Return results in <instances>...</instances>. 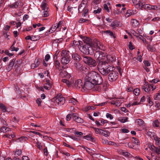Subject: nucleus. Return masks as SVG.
Wrapping results in <instances>:
<instances>
[{
    "mask_svg": "<svg viewBox=\"0 0 160 160\" xmlns=\"http://www.w3.org/2000/svg\"><path fill=\"white\" fill-rule=\"evenodd\" d=\"M108 145H113L115 146H119V143L115 142L112 141H108Z\"/></svg>",
    "mask_w": 160,
    "mask_h": 160,
    "instance_id": "obj_34",
    "label": "nucleus"
},
{
    "mask_svg": "<svg viewBox=\"0 0 160 160\" xmlns=\"http://www.w3.org/2000/svg\"><path fill=\"white\" fill-rule=\"evenodd\" d=\"M61 56L62 58H70L69 52L66 50H62V51Z\"/></svg>",
    "mask_w": 160,
    "mask_h": 160,
    "instance_id": "obj_23",
    "label": "nucleus"
},
{
    "mask_svg": "<svg viewBox=\"0 0 160 160\" xmlns=\"http://www.w3.org/2000/svg\"><path fill=\"white\" fill-rule=\"evenodd\" d=\"M77 102V101L75 99H74L73 100V99H70L69 100V103H73L74 105H75L76 104V102Z\"/></svg>",
    "mask_w": 160,
    "mask_h": 160,
    "instance_id": "obj_61",
    "label": "nucleus"
},
{
    "mask_svg": "<svg viewBox=\"0 0 160 160\" xmlns=\"http://www.w3.org/2000/svg\"><path fill=\"white\" fill-rule=\"evenodd\" d=\"M138 4V7L141 9L143 8L144 9L147 10H152V5L150 4H145V2L143 1H140L139 4Z\"/></svg>",
    "mask_w": 160,
    "mask_h": 160,
    "instance_id": "obj_9",
    "label": "nucleus"
},
{
    "mask_svg": "<svg viewBox=\"0 0 160 160\" xmlns=\"http://www.w3.org/2000/svg\"><path fill=\"white\" fill-rule=\"evenodd\" d=\"M147 49L150 52H154L156 50V49L154 47H152L150 44L147 46Z\"/></svg>",
    "mask_w": 160,
    "mask_h": 160,
    "instance_id": "obj_37",
    "label": "nucleus"
},
{
    "mask_svg": "<svg viewBox=\"0 0 160 160\" xmlns=\"http://www.w3.org/2000/svg\"><path fill=\"white\" fill-rule=\"evenodd\" d=\"M70 61V58H62L61 63L63 65H66L69 63Z\"/></svg>",
    "mask_w": 160,
    "mask_h": 160,
    "instance_id": "obj_25",
    "label": "nucleus"
},
{
    "mask_svg": "<svg viewBox=\"0 0 160 160\" xmlns=\"http://www.w3.org/2000/svg\"><path fill=\"white\" fill-rule=\"evenodd\" d=\"M131 32L136 37L138 36V33L133 30H132L131 31Z\"/></svg>",
    "mask_w": 160,
    "mask_h": 160,
    "instance_id": "obj_64",
    "label": "nucleus"
},
{
    "mask_svg": "<svg viewBox=\"0 0 160 160\" xmlns=\"http://www.w3.org/2000/svg\"><path fill=\"white\" fill-rule=\"evenodd\" d=\"M98 68L100 73L103 76H106L111 70H112V68L107 62L101 61L98 63Z\"/></svg>",
    "mask_w": 160,
    "mask_h": 160,
    "instance_id": "obj_2",
    "label": "nucleus"
},
{
    "mask_svg": "<svg viewBox=\"0 0 160 160\" xmlns=\"http://www.w3.org/2000/svg\"><path fill=\"white\" fill-rule=\"evenodd\" d=\"M105 58V54L102 52V53H101L99 59H98V63L100 61L102 62H106V61H103V59H104Z\"/></svg>",
    "mask_w": 160,
    "mask_h": 160,
    "instance_id": "obj_30",
    "label": "nucleus"
},
{
    "mask_svg": "<svg viewBox=\"0 0 160 160\" xmlns=\"http://www.w3.org/2000/svg\"><path fill=\"white\" fill-rule=\"evenodd\" d=\"M96 131L98 133H102L103 136L106 137L109 136L110 134V133L108 132L98 128L96 129Z\"/></svg>",
    "mask_w": 160,
    "mask_h": 160,
    "instance_id": "obj_17",
    "label": "nucleus"
},
{
    "mask_svg": "<svg viewBox=\"0 0 160 160\" xmlns=\"http://www.w3.org/2000/svg\"><path fill=\"white\" fill-rule=\"evenodd\" d=\"M108 58L111 62H114L116 60L115 57L113 56H108Z\"/></svg>",
    "mask_w": 160,
    "mask_h": 160,
    "instance_id": "obj_44",
    "label": "nucleus"
},
{
    "mask_svg": "<svg viewBox=\"0 0 160 160\" xmlns=\"http://www.w3.org/2000/svg\"><path fill=\"white\" fill-rule=\"evenodd\" d=\"M85 80H88L95 84H101L103 82V79L100 75L93 71L88 72L86 75Z\"/></svg>",
    "mask_w": 160,
    "mask_h": 160,
    "instance_id": "obj_1",
    "label": "nucleus"
},
{
    "mask_svg": "<svg viewBox=\"0 0 160 160\" xmlns=\"http://www.w3.org/2000/svg\"><path fill=\"white\" fill-rule=\"evenodd\" d=\"M100 84H95L94 85V87L93 88V90H95L97 91H99L100 90L101 87L100 86Z\"/></svg>",
    "mask_w": 160,
    "mask_h": 160,
    "instance_id": "obj_43",
    "label": "nucleus"
},
{
    "mask_svg": "<svg viewBox=\"0 0 160 160\" xmlns=\"http://www.w3.org/2000/svg\"><path fill=\"white\" fill-rule=\"evenodd\" d=\"M56 30L58 31V28H57V26L56 24H55L52 25L50 28V29L49 30V32H50L51 33H52Z\"/></svg>",
    "mask_w": 160,
    "mask_h": 160,
    "instance_id": "obj_29",
    "label": "nucleus"
},
{
    "mask_svg": "<svg viewBox=\"0 0 160 160\" xmlns=\"http://www.w3.org/2000/svg\"><path fill=\"white\" fill-rule=\"evenodd\" d=\"M41 7L42 10H44V12H48V7L46 3L43 2L42 4Z\"/></svg>",
    "mask_w": 160,
    "mask_h": 160,
    "instance_id": "obj_28",
    "label": "nucleus"
},
{
    "mask_svg": "<svg viewBox=\"0 0 160 160\" xmlns=\"http://www.w3.org/2000/svg\"><path fill=\"white\" fill-rule=\"evenodd\" d=\"M84 84V87L82 88V91L85 92H87L90 90L93 89L94 87L95 83L88 80H85Z\"/></svg>",
    "mask_w": 160,
    "mask_h": 160,
    "instance_id": "obj_4",
    "label": "nucleus"
},
{
    "mask_svg": "<svg viewBox=\"0 0 160 160\" xmlns=\"http://www.w3.org/2000/svg\"><path fill=\"white\" fill-rule=\"evenodd\" d=\"M84 138L87 139V140H93V138L90 134L87 135L83 137Z\"/></svg>",
    "mask_w": 160,
    "mask_h": 160,
    "instance_id": "obj_47",
    "label": "nucleus"
},
{
    "mask_svg": "<svg viewBox=\"0 0 160 160\" xmlns=\"http://www.w3.org/2000/svg\"><path fill=\"white\" fill-rule=\"evenodd\" d=\"M54 60V63H55V66L57 69L58 68L60 65V62H59L58 61V60L56 58H55V60Z\"/></svg>",
    "mask_w": 160,
    "mask_h": 160,
    "instance_id": "obj_48",
    "label": "nucleus"
},
{
    "mask_svg": "<svg viewBox=\"0 0 160 160\" xmlns=\"http://www.w3.org/2000/svg\"><path fill=\"white\" fill-rule=\"evenodd\" d=\"M46 83L44 84L43 88L46 90H49L52 85V82L48 79L46 80Z\"/></svg>",
    "mask_w": 160,
    "mask_h": 160,
    "instance_id": "obj_14",
    "label": "nucleus"
},
{
    "mask_svg": "<svg viewBox=\"0 0 160 160\" xmlns=\"http://www.w3.org/2000/svg\"><path fill=\"white\" fill-rule=\"evenodd\" d=\"M155 88H154L151 84H144L142 87V89H144L146 92H149L151 91V89H152V90H153L155 89Z\"/></svg>",
    "mask_w": 160,
    "mask_h": 160,
    "instance_id": "obj_11",
    "label": "nucleus"
},
{
    "mask_svg": "<svg viewBox=\"0 0 160 160\" xmlns=\"http://www.w3.org/2000/svg\"><path fill=\"white\" fill-rule=\"evenodd\" d=\"M128 117H120L118 119V120L122 123H124L128 121Z\"/></svg>",
    "mask_w": 160,
    "mask_h": 160,
    "instance_id": "obj_32",
    "label": "nucleus"
},
{
    "mask_svg": "<svg viewBox=\"0 0 160 160\" xmlns=\"http://www.w3.org/2000/svg\"><path fill=\"white\" fill-rule=\"evenodd\" d=\"M152 10H160V5H152Z\"/></svg>",
    "mask_w": 160,
    "mask_h": 160,
    "instance_id": "obj_40",
    "label": "nucleus"
},
{
    "mask_svg": "<svg viewBox=\"0 0 160 160\" xmlns=\"http://www.w3.org/2000/svg\"><path fill=\"white\" fill-rule=\"evenodd\" d=\"M88 46H90V45L88 44H85L83 45L81 48L79 49L80 51L85 54H87L89 53V50L88 48Z\"/></svg>",
    "mask_w": 160,
    "mask_h": 160,
    "instance_id": "obj_12",
    "label": "nucleus"
},
{
    "mask_svg": "<svg viewBox=\"0 0 160 160\" xmlns=\"http://www.w3.org/2000/svg\"><path fill=\"white\" fill-rule=\"evenodd\" d=\"M42 100L40 98H38L36 100V102L38 106H41Z\"/></svg>",
    "mask_w": 160,
    "mask_h": 160,
    "instance_id": "obj_55",
    "label": "nucleus"
},
{
    "mask_svg": "<svg viewBox=\"0 0 160 160\" xmlns=\"http://www.w3.org/2000/svg\"><path fill=\"white\" fill-rule=\"evenodd\" d=\"M123 101L122 100L115 99V102L116 103V106L117 107L120 106L121 104L123 102Z\"/></svg>",
    "mask_w": 160,
    "mask_h": 160,
    "instance_id": "obj_31",
    "label": "nucleus"
},
{
    "mask_svg": "<svg viewBox=\"0 0 160 160\" xmlns=\"http://www.w3.org/2000/svg\"><path fill=\"white\" fill-rule=\"evenodd\" d=\"M73 59L77 62H78L81 59V57L77 53L73 54L72 55Z\"/></svg>",
    "mask_w": 160,
    "mask_h": 160,
    "instance_id": "obj_27",
    "label": "nucleus"
},
{
    "mask_svg": "<svg viewBox=\"0 0 160 160\" xmlns=\"http://www.w3.org/2000/svg\"><path fill=\"white\" fill-rule=\"evenodd\" d=\"M91 108V106H87L85 107L84 108H83L82 109V110L83 111H85V112H87L90 110Z\"/></svg>",
    "mask_w": 160,
    "mask_h": 160,
    "instance_id": "obj_54",
    "label": "nucleus"
},
{
    "mask_svg": "<svg viewBox=\"0 0 160 160\" xmlns=\"http://www.w3.org/2000/svg\"><path fill=\"white\" fill-rule=\"evenodd\" d=\"M122 12L121 10L120 9H115L114 11V13L115 14H119Z\"/></svg>",
    "mask_w": 160,
    "mask_h": 160,
    "instance_id": "obj_59",
    "label": "nucleus"
},
{
    "mask_svg": "<svg viewBox=\"0 0 160 160\" xmlns=\"http://www.w3.org/2000/svg\"><path fill=\"white\" fill-rule=\"evenodd\" d=\"M75 87L77 89H81L82 91V88L84 87V84L82 80L80 79H78L75 81Z\"/></svg>",
    "mask_w": 160,
    "mask_h": 160,
    "instance_id": "obj_10",
    "label": "nucleus"
},
{
    "mask_svg": "<svg viewBox=\"0 0 160 160\" xmlns=\"http://www.w3.org/2000/svg\"><path fill=\"white\" fill-rule=\"evenodd\" d=\"M88 8L85 5V4H80L78 7V11L79 13L83 12L82 15L84 17L87 16L88 13Z\"/></svg>",
    "mask_w": 160,
    "mask_h": 160,
    "instance_id": "obj_7",
    "label": "nucleus"
},
{
    "mask_svg": "<svg viewBox=\"0 0 160 160\" xmlns=\"http://www.w3.org/2000/svg\"><path fill=\"white\" fill-rule=\"evenodd\" d=\"M19 5V1H17L14 3H11L8 5V7L11 8H18Z\"/></svg>",
    "mask_w": 160,
    "mask_h": 160,
    "instance_id": "obj_22",
    "label": "nucleus"
},
{
    "mask_svg": "<svg viewBox=\"0 0 160 160\" xmlns=\"http://www.w3.org/2000/svg\"><path fill=\"white\" fill-rule=\"evenodd\" d=\"M59 75L62 78L65 77L67 78H69L71 77V74L65 70L61 71L59 73Z\"/></svg>",
    "mask_w": 160,
    "mask_h": 160,
    "instance_id": "obj_13",
    "label": "nucleus"
},
{
    "mask_svg": "<svg viewBox=\"0 0 160 160\" xmlns=\"http://www.w3.org/2000/svg\"><path fill=\"white\" fill-rule=\"evenodd\" d=\"M40 62V59L39 58L35 59L34 62L31 65V68L32 69H34L35 68L38 66Z\"/></svg>",
    "mask_w": 160,
    "mask_h": 160,
    "instance_id": "obj_21",
    "label": "nucleus"
},
{
    "mask_svg": "<svg viewBox=\"0 0 160 160\" xmlns=\"http://www.w3.org/2000/svg\"><path fill=\"white\" fill-rule=\"evenodd\" d=\"M118 153L122 155L126 158H129L131 155V154L128 152L123 150H120L118 151Z\"/></svg>",
    "mask_w": 160,
    "mask_h": 160,
    "instance_id": "obj_20",
    "label": "nucleus"
},
{
    "mask_svg": "<svg viewBox=\"0 0 160 160\" xmlns=\"http://www.w3.org/2000/svg\"><path fill=\"white\" fill-rule=\"evenodd\" d=\"M101 53H102V52L98 51H98L96 52L94 54V56L95 57L97 58L98 61V59H99L100 57Z\"/></svg>",
    "mask_w": 160,
    "mask_h": 160,
    "instance_id": "obj_39",
    "label": "nucleus"
},
{
    "mask_svg": "<svg viewBox=\"0 0 160 160\" xmlns=\"http://www.w3.org/2000/svg\"><path fill=\"white\" fill-rule=\"evenodd\" d=\"M7 127L5 126L2 127L0 128V131L3 133L6 132Z\"/></svg>",
    "mask_w": 160,
    "mask_h": 160,
    "instance_id": "obj_63",
    "label": "nucleus"
},
{
    "mask_svg": "<svg viewBox=\"0 0 160 160\" xmlns=\"http://www.w3.org/2000/svg\"><path fill=\"white\" fill-rule=\"evenodd\" d=\"M0 108L4 112H5L7 111V108L2 103L0 102Z\"/></svg>",
    "mask_w": 160,
    "mask_h": 160,
    "instance_id": "obj_42",
    "label": "nucleus"
},
{
    "mask_svg": "<svg viewBox=\"0 0 160 160\" xmlns=\"http://www.w3.org/2000/svg\"><path fill=\"white\" fill-rule=\"evenodd\" d=\"M119 26L118 22L117 21H114L111 24V26L115 28V27H117Z\"/></svg>",
    "mask_w": 160,
    "mask_h": 160,
    "instance_id": "obj_45",
    "label": "nucleus"
},
{
    "mask_svg": "<svg viewBox=\"0 0 160 160\" xmlns=\"http://www.w3.org/2000/svg\"><path fill=\"white\" fill-rule=\"evenodd\" d=\"M72 117L73 120L78 123H82L83 122V120L80 117L76 115L75 114L72 113Z\"/></svg>",
    "mask_w": 160,
    "mask_h": 160,
    "instance_id": "obj_15",
    "label": "nucleus"
},
{
    "mask_svg": "<svg viewBox=\"0 0 160 160\" xmlns=\"http://www.w3.org/2000/svg\"><path fill=\"white\" fill-rule=\"evenodd\" d=\"M53 100L56 105H57L60 106L63 105L65 101V98L60 95H57L56 97L53 98Z\"/></svg>",
    "mask_w": 160,
    "mask_h": 160,
    "instance_id": "obj_6",
    "label": "nucleus"
},
{
    "mask_svg": "<svg viewBox=\"0 0 160 160\" xmlns=\"http://www.w3.org/2000/svg\"><path fill=\"white\" fill-rule=\"evenodd\" d=\"M93 45L94 48L96 50H104V48L102 44L97 39H95L93 40Z\"/></svg>",
    "mask_w": 160,
    "mask_h": 160,
    "instance_id": "obj_8",
    "label": "nucleus"
},
{
    "mask_svg": "<svg viewBox=\"0 0 160 160\" xmlns=\"http://www.w3.org/2000/svg\"><path fill=\"white\" fill-rule=\"evenodd\" d=\"M84 62L90 67H94L97 65L96 61L91 57L84 55L82 56Z\"/></svg>",
    "mask_w": 160,
    "mask_h": 160,
    "instance_id": "obj_3",
    "label": "nucleus"
},
{
    "mask_svg": "<svg viewBox=\"0 0 160 160\" xmlns=\"http://www.w3.org/2000/svg\"><path fill=\"white\" fill-rule=\"evenodd\" d=\"M136 122L140 126H143L144 124V122L140 119H137L136 120Z\"/></svg>",
    "mask_w": 160,
    "mask_h": 160,
    "instance_id": "obj_33",
    "label": "nucleus"
},
{
    "mask_svg": "<svg viewBox=\"0 0 160 160\" xmlns=\"http://www.w3.org/2000/svg\"><path fill=\"white\" fill-rule=\"evenodd\" d=\"M106 32L107 34L110 35V36L113 37L114 38H115V37L113 35V33L112 32H111L110 31L107 30Z\"/></svg>",
    "mask_w": 160,
    "mask_h": 160,
    "instance_id": "obj_53",
    "label": "nucleus"
},
{
    "mask_svg": "<svg viewBox=\"0 0 160 160\" xmlns=\"http://www.w3.org/2000/svg\"><path fill=\"white\" fill-rule=\"evenodd\" d=\"M118 75L117 71L115 70L114 67H112V70L111 71L108 76L109 80L111 82L115 81L118 78Z\"/></svg>",
    "mask_w": 160,
    "mask_h": 160,
    "instance_id": "obj_5",
    "label": "nucleus"
},
{
    "mask_svg": "<svg viewBox=\"0 0 160 160\" xmlns=\"http://www.w3.org/2000/svg\"><path fill=\"white\" fill-rule=\"evenodd\" d=\"M153 126L156 127H158L159 126V122L158 120H156L152 123Z\"/></svg>",
    "mask_w": 160,
    "mask_h": 160,
    "instance_id": "obj_51",
    "label": "nucleus"
},
{
    "mask_svg": "<svg viewBox=\"0 0 160 160\" xmlns=\"http://www.w3.org/2000/svg\"><path fill=\"white\" fill-rule=\"evenodd\" d=\"M35 143L36 144V146L39 150H41L42 148V145H41V143L38 141L37 142L35 141Z\"/></svg>",
    "mask_w": 160,
    "mask_h": 160,
    "instance_id": "obj_41",
    "label": "nucleus"
},
{
    "mask_svg": "<svg viewBox=\"0 0 160 160\" xmlns=\"http://www.w3.org/2000/svg\"><path fill=\"white\" fill-rule=\"evenodd\" d=\"M143 63H144V64L145 65V66H143L148 67L150 65V63L147 60L144 61Z\"/></svg>",
    "mask_w": 160,
    "mask_h": 160,
    "instance_id": "obj_62",
    "label": "nucleus"
},
{
    "mask_svg": "<svg viewBox=\"0 0 160 160\" xmlns=\"http://www.w3.org/2000/svg\"><path fill=\"white\" fill-rule=\"evenodd\" d=\"M131 22L132 26L134 28L138 27L139 25V22L138 21L135 19H132Z\"/></svg>",
    "mask_w": 160,
    "mask_h": 160,
    "instance_id": "obj_26",
    "label": "nucleus"
},
{
    "mask_svg": "<svg viewBox=\"0 0 160 160\" xmlns=\"http://www.w3.org/2000/svg\"><path fill=\"white\" fill-rule=\"evenodd\" d=\"M81 38L82 39L84 43L88 45H90L92 42V40L88 37L81 36Z\"/></svg>",
    "mask_w": 160,
    "mask_h": 160,
    "instance_id": "obj_16",
    "label": "nucleus"
},
{
    "mask_svg": "<svg viewBox=\"0 0 160 160\" xmlns=\"http://www.w3.org/2000/svg\"><path fill=\"white\" fill-rule=\"evenodd\" d=\"M102 10V9L100 8H98L97 10H94L93 11V13L94 14H96L100 13Z\"/></svg>",
    "mask_w": 160,
    "mask_h": 160,
    "instance_id": "obj_56",
    "label": "nucleus"
},
{
    "mask_svg": "<svg viewBox=\"0 0 160 160\" xmlns=\"http://www.w3.org/2000/svg\"><path fill=\"white\" fill-rule=\"evenodd\" d=\"M14 14L16 17L20 16L22 15V12L21 10H17Z\"/></svg>",
    "mask_w": 160,
    "mask_h": 160,
    "instance_id": "obj_38",
    "label": "nucleus"
},
{
    "mask_svg": "<svg viewBox=\"0 0 160 160\" xmlns=\"http://www.w3.org/2000/svg\"><path fill=\"white\" fill-rule=\"evenodd\" d=\"M133 93L136 96H138L140 93V91L139 88H137L133 90Z\"/></svg>",
    "mask_w": 160,
    "mask_h": 160,
    "instance_id": "obj_46",
    "label": "nucleus"
},
{
    "mask_svg": "<svg viewBox=\"0 0 160 160\" xmlns=\"http://www.w3.org/2000/svg\"><path fill=\"white\" fill-rule=\"evenodd\" d=\"M76 9L75 7H70V6H68L67 8L68 10L72 12L74 11V10Z\"/></svg>",
    "mask_w": 160,
    "mask_h": 160,
    "instance_id": "obj_58",
    "label": "nucleus"
},
{
    "mask_svg": "<svg viewBox=\"0 0 160 160\" xmlns=\"http://www.w3.org/2000/svg\"><path fill=\"white\" fill-rule=\"evenodd\" d=\"M133 14V11L132 10H127L125 15L126 17H128L132 15Z\"/></svg>",
    "mask_w": 160,
    "mask_h": 160,
    "instance_id": "obj_36",
    "label": "nucleus"
},
{
    "mask_svg": "<svg viewBox=\"0 0 160 160\" xmlns=\"http://www.w3.org/2000/svg\"><path fill=\"white\" fill-rule=\"evenodd\" d=\"M154 99L156 100H158L160 99V92L156 93L154 96Z\"/></svg>",
    "mask_w": 160,
    "mask_h": 160,
    "instance_id": "obj_52",
    "label": "nucleus"
},
{
    "mask_svg": "<svg viewBox=\"0 0 160 160\" xmlns=\"http://www.w3.org/2000/svg\"><path fill=\"white\" fill-rule=\"evenodd\" d=\"M63 23L62 21H59L58 23H56L57 26V28H58V31H60L61 28H60L61 26V25Z\"/></svg>",
    "mask_w": 160,
    "mask_h": 160,
    "instance_id": "obj_49",
    "label": "nucleus"
},
{
    "mask_svg": "<svg viewBox=\"0 0 160 160\" xmlns=\"http://www.w3.org/2000/svg\"><path fill=\"white\" fill-rule=\"evenodd\" d=\"M147 134L148 136H149L151 139L154 140H159V138L158 139V137L156 135L154 132H148L147 133Z\"/></svg>",
    "mask_w": 160,
    "mask_h": 160,
    "instance_id": "obj_18",
    "label": "nucleus"
},
{
    "mask_svg": "<svg viewBox=\"0 0 160 160\" xmlns=\"http://www.w3.org/2000/svg\"><path fill=\"white\" fill-rule=\"evenodd\" d=\"M72 113L71 114H68L66 116V120L68 121H69L72 118Z\"/></svg>",
    "mask_w": 160,
    "mask_h": 160,
    "instance_id": "obj_60",
    "label": "nucleus"
},
{
    "mask_svg": "<svg viewBox=\"0 0 160 160\" xmlns=\"http://www.w3.org/2000/svg\"><path fill=\"white\" fill-rule=\"evenodd\" d=\"M150 148L151 150L153 152H155L157 154H160V148H156L153 145H151L150 147Z\"/></svg>",
    "mask_w": 160,
    "mask_h": 160,
    "instance_id": "obj_24",
    "label": "nucleus"
},
{
    "mask_svg": "<svg viewBox=\"0 0 160 160\" xmlns=\"http://www.w3.org/2000/svg\"><path fill=\"white\" fill-rule=\"evenodd\" d=\"M22 152L21 150H17L14 152V154L16 156H19L21 154Z\"/></svg>",
    "mask_w": 160,
    "mask_h": 160,
    "instance_id": "obj_57",
    "label": "nucleus"
},
{
    "mask_svg": "<svg viewBox=\"0 0 160 160\" xmlns=\"http://www.w3.org/2000/svg\"><path fill=\"white\" fill-rule=\"evenodd\" d=\"M109 8L110 9V7L109 8L108 7L107 4H104L103 5V8L107 12H110V10Z\"/></svg>",
    "mask_w": 160,
    "mask_h": 160,
    "instance_id": "obj_50",
    "label": "nucleus"
},
{
    "mask_svg": "<svg viewBox=\"0 0 160 160\" xmlns=\"http://www.w3.org/2000/svg\"><path fill=\"white\" fill-rule=\"evenodd\" d=\"M62 82L65 83L68 87H69L72 83L71 82L69 81L66 79H62Z\"/></svg>",
    "mask_w": 160,
    "mask_h": 160,
    "instance_id": "obj_35",
    "label": "nucleus"
},
{
    "mask_svg": "<svg viewBox=\"0 0 160 160\" xmlns=\"http://www.w3.org/2000/svg\"><path fill=\"white\" fill-rule=\"evenodd\" d=\"M15 60V59H13L9 62L8 66L7 68V70L8 72H9L12 69L13 67L14 64Z\"/></svg>",
    "mask_w": 160,
    "mask_h": 160,
    "instance_id": "obj_19",
    "label": "nucleus"
}]
</instances>
